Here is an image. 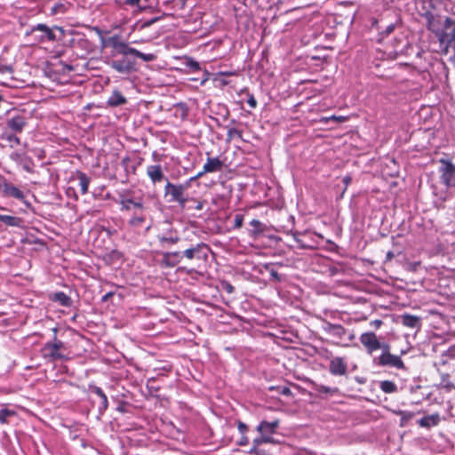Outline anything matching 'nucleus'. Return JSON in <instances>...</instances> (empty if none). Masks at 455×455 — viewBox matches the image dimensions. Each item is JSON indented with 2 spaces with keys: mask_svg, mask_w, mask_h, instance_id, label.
Instances as JSON below:
<instances>
[{
  "mask_svg": "<svg viewBox=\"0 0 455 455\" xmlns=\"http://www.w3.org/2000/svg\"><path fill=\"white\" fill-rule=\"evenodd\" d=\"M0 221L9 227H19L21 220L15 216L0 214Z\"/></svg>",
  "mask_w": 455,
  "mask_h": 455,
  "instance_id": "nucleus-26",
  "label": "nucleus"
},
{
  "mask_svg": "<svg viewBox=\"0 0 455 455\" xmlns=\"http://www.w3.org/2000/svg\"><path fill=\"white\" fill-rule=\"evenodd\" d=\"M147 174L154 184L167 180L163 172L162 166L159 164L148 165L147 167Z\"/></svg>",
  "mask_w": 455,
  "mask_h": 455,
  "instance_id": "nucleus-12",
  "label": "nucleus"
},
{
  "mask_svg": "<svg viewBox=\"0 0 455 455\" xmlns=\"http://www.w3.org/2000/svg\"><path fill=\"white\" fill-rule=\"evenodd\" d=\"M66 11H67V8H66L65 4H63L61 3H57L51 8V14L56 15V14H60V13H65Z\"/></svg>",
  "mask_w": 455,
  "mask_h": 455,
  "instance_id": "nucleus-33",
  "label": "nucleus"
},
{
  "mask_svg": "<svg viewBox=\"0 0 455 455\" xmlns=\"http://www.w3.org/2000/svg\"><path fill=\"white\" fill-rule=\"evenodd\" d=\"M122 210L123 211H132V210H143V204L139 201L135 202L132 199H124L121 201Z\"/></svg>",
  "mask_w": 455,
  "mask_h": 455,
  "instance_id": "nucleus-22",
  "label": "nucleus"
},
{
  "mask_svg": "<svg viewBox=\"0 0 455 455\" xmlns=\"http://www.w3.org/2000/svg\"><path fill=\"white\" fill-rule=\"evenodd\" d=\"M393 30H394V25H390V26H388V27L387 28L386 32H387V34H389V33H391Z\"/></svg>",
  "mask_w": 455,
  "mask_h": 455,
  "instance_id": "nucleus-50",
  "label": "nucleus"
},
{
  "mask_svg": "<svg viewBox=\"0 0 455 455\" xmlns=\"http://www.w3.org/2000/svg\"><path fill=\"white\" fill-rule=\"evenodd\" d=\"M349 180H350V179H349V178H345V180H344V181H345L346 183H347Z\"/></svg>",
  "mask_w": 455,
  "mask_h": 455,
  "instance_id": "nucleus-51",
  "label": "nucleus"
},
{
  "mask_svg": "<svg viewBox=\"0 0 455 455\" xmlns=\"http://www.w3.org/2000/svg\"><path fill=\"white\" fill-rule=\"evenodd\" d=\"M24 168H25L28 172H30V169L28 168V166H24Z\"/></svg>",
  "mask_w": 455,
  "mask_h": 455,
  "instance_id": "nucleus-52",
  "label": "nucleus"
},
{
  "mask_svg": "<svg viewBox=\"0 0 455 455\" xmlns=\"http://www.w3.org/2000/svg\"><path fill=\"white\" fill-rule=\"evenodd\" d=\"M189 187V182L186 184L175 185L167 180L164 187L165 196H170V202H176L181 208H184L187 203L185 192Z\"/></svg>",
  "mask_w": 455,
  "mask_h": 455,
  "instance_id": "nucleus-2",
  "label": "nucleus"
},
{
  "mask_svg": "<svg viewBox=\"0 0 455 455\" xmlns=\"http://www.w3.org/2000/svg\"><path fill=\"white\" fill-rule=\"evenodd\" d=\"M282 394L287 395L291 394V390L288 387H283L282 390Z\"/></svg>",
  "mask_w": 455,
  "mask_h": 455,
  "instance_id": "nucleus-48",
  "label": "nucleus"
},
{
  "mask_svg": "<svg viewBox=\"0 0 455 455\" xmlns=\"http://www.w3.org/2000/svg\"><path fill=\"white\" fill-rule=\"evenodd\" d=\"M179 255H180V252H178V251L166 252V253H164V260L167 261V265L174 267L175 265H177L179 263V260L177 259Z\"/></svg>",
  "mask_w": 455,
  "mask_h": 455,
  "instance_id": "nucleus-27",
  "label": "nucleus"
},
{
  "mask_svg": "<svg viewBox=\"0 0 455 455\" xmlns=\"http://www.w3.org/2000/svg\"><path fill=\"white\" fill-rule=\"evenodd\" d=\"M204 244H196L195 247L187 249L184 251L183 255L188 259H192L196 254L199 253Z\"/></svg>",
  "mask_w": 455,
  "mask_h": 455,
  "instance_id": "nucleus-28",
  "label": "nucleus"
},
{
  "mask_svg": "<svg viewBox=\"0 0 455 455\" xmlns=\"http://www.w3.org/2000/svg\"><path fill=\"white\" fill-rule=\"evenodd\" d=\"M112 45L116 52L122 55L121 59L113 60L109 66L116 72L123 75H130L136 70V61L131 56L138 57L146 62L153 61L156 59L155 53H144L135 48L130 47L128 44L113 40Z\"/></svg>",
  "mask_w": 455,
  "mask_h": 455,
  "instance_id": "nucleus-1",
  "label": "nucleus"
},
{
  "mask_svg": "<svg viewBox=\"0 0 455 455\" xmlns=\"http://www.w3.org/2000/svg\"><path fill=\"white\" fill-rule=\"evenodd\" d=\"M380 388L383 392L390 394L396 390V386L392 381L384 380L380 383Z\"/></svg>",
  "mask_w": 455,
  "mask_h": 455,
  "instance_id": "nucleus-31",
  "label": "nucleus"
},
{
  "mask_svg": "<svg viewBox=\"0 0 455 455\" xmlns=\"http://www.w3.org/2000/svg\"><path fill=\"white\" fill-rule=\"evenodd\" d=\"M235 136H237L238 138H242V132L235 128L228 129V133H227L228 140H231Z\"/></svg>",
  "mask_w": 455,
  "mask_h": 455,
  "instance_id": "nucleus-34",
  "label": "nucleus"
},
{
  "mask_svg": "<svg viewBox=\"0 0 455 455\" xmlns=\"http://www.w3.org/2000/svg\"><path fill=\"white\" fill-rule=\"evenodd\" d=\"M124 4L137 6L140 10H144L149 6V4H146V0H124Z\"/></svg>",
  "mask_w": 455,
  "mask_h": 455,
  "instance_id": "nucleus-30",
  "label": "nucleus"
},
{
  "mask_svg": "<svg viewBox=\"0 0 455 455\" xmlns=\"http://www.w3.org/2000/svg\"><path fill=\"white\" fill-rule=\"evenodd\" d=\"M440 422V415L438 413L431 414L421 418L419 425L422 427H431L437 426Z\"/></svg>",
  "mask_w": 455,
  "mask_h": 455,
  "instance_id": "nucleus-18",
  "label": "nucleus"
},
{
  "mask_svg": "<svg viewBox=\"0 0 455 455\" xmlns=\"http://www.w3.org/2000/svg\"><path fill=\"white\" fill-rule=\"evenodd\" d=\"M115 295V292L113 291H109L108 292L107 294H105L103 297H102V300L103 301H106L108 300L110 297H113Z\"/></svg>",
  "mask_w": 455,
  "mask_h": 455,
  "instance_id": "nucleus-46",
  "label": "nucleus"
},
{
  "mask_svg": "<svg viewBox=\"0 0 455 455\" xmlns=\"http://www.w3.org/2000/svg\"><path fill=\"white\" fill-rule=\"evenodd\" d=\"M330 372L335 376H343L347 373V365L342 357H334L330 362Z\"/></svg>",
  "mask_w": 455,
  "mask_h": 455,
  "instance_id": "nucleus-11",
  "label": "nucleus"
},
{
  "mask_svg": "<svg viewBox=\"0 0 455 455\" xmlns=\"http://www.w3.org/2000/svg\"><path fill=\"white\" fill-rule=\"evenodd\" d=\"M401 322L403 325L410 328H418L419 326L420 318L414 315H402Z\"/></svg>",
  "mask_w": 455,
  "mask_h": 455,
  "instance_id": "nucleus-21",
  "label": "nucleus"
},
{
  "mask_svg": "<svg viewBox=\"0 0 455 455\" xmlns=\"http://www.w3.org/2000/svg\"><path fill=\"white\" fill-rule=\"evenodd\" d=\"M76 175H77V178L79 180V187L81 189V193L83 195H85L88 192V187H89L91 180L85 173H84L82 172H78Z\"/></svg>",
  "mask_w": 455,
  "mask_h": 455,
  "instance_id": "nucleus-25",
  "label": "nucleus"
},
{
  "mask_svg": "<svg viewBox=\"0 0 455 455\" xmlns=\"http://www.w3.org/2000/svg\"><path fill=\"white\" fill-rule=\"evenodd\" d=\"M223 163L219 157H208L207 162L204 165V172H215L222 169Z\"/></svg>",
  "mask_w": 455,
  "mask_h": 455,
  "instance_id": "nucleus-15",
  "label": "nucleus"
},
{
  "mask_svg": "<svg viewBox=\"0 0 455 455\" xmlns=\"http://www.w3.org/2000/svg\"><path fill=\"white\" fill-rule=\"evenodd\" d=\"M49 298L52 301L60 304V306L69 307L71 306L72 300L70 297H68L66 293L62 291H58L54 293H51Z\"/></svg>",
  "mask_w": 455,
  "mask_h": 455,
  "instance_id": "nucleus-16",
  "label": "nucleus"
},
{
  "mask_svg": "<svg viewBox=\"0 0 455 455\" xmlns=\"http://www.w3.org/2000/svg\"><path fill=\"white\" fill-rule=\"evenodd\" d=\"M15 411L8 409L0 410V423L6 424L8 423V418L14 416Z\"/></svg>",
  "mask_w": 455,
  "mask_h": 455,
  "instance_id": "nucleus-32",
  "label": "nucleus"
},
{
  "mask_svg": "<svg viewBox=\"0 0 455 455\" xmlns=\"http://www.w3.org/2000/svg\"><path fill=\"white\" fill-rule=\"evenodd\" d=\"M441 166L439 168L440 179L442 183L447 187L455 186V165L446 159L440 160Z\"/></svg>",
  "mask_w": 455,
  "mask_h": 455,
  "instance_id": "nucleus-3",
  "label": "nucleus"
},
{
  "mask_svg": "<svg viewBox=\"0 0 455 455\" xmlns=\"http://www.w3.org/2000/svg\"><path fill=\"white\" fill-rule=\"evenodd\" d=\"M371 324L375 327V328H379L381 324V321L380 320H375L371 323Z\"/></svg>",
  "mask_w": 455,
  "mask_h": 455,
  "instance_id": "nucleus-47",
  "label": "nucleus"
},
{
  "mask_svg": "<svg viewBox=\"0 0 455 455\" xmlns=\"http://www.w3.org/2000/svg\"><path fill=\"white\" fill-rule=\"evenodd\" d=\"M278 420H274L272 422L268 421H262L258 426V431L260 432L261 436L259 438H256L253 443L255 445H260L263 443H267L270 441V438L267 435L273 434L277 426H278Z\"/></svg>",
  "mask_w": 455,
  "mask_h": 455,
  "instance_id": "nucleus-6",
  "label": "nucleus"
},
{
  "mask_svg": "<svg viewBox=\"0 0 455 455\" xmlns=\"http://www.w3.org/2000/svg\"><path fill=\"white\" fill-rule=\"evenodd\" d=\"M157 238L161 243H177L180 241V236L176 231L169 230L162 235H158Z\"/></svg>",
  "mask_w": 455,
  "mask_h": 455,
  "instance_id": "nucleus-19",
  "label": "nucleus"
},
{
  "mask_svg": "<svg viewBox=\"0 0 455 455\" xmlns=\"http://www.w3.org/2000/svg\"><path fill=\"white\" fill-rule=\"evenodd\" d=\"M439 41L455 49V20L445 17Z\"/></svg>",
  "mask_w": 455,
  "mask_h": 455,
  "instance_id": "nucleus-4",
  "label": "nucleus"
},
{
  "mask_svg": "<svg viewBox=\"0 0 455 455\" xmlns=\"http://www.w3.org/2000/svg\"><path fill=\"white\" fill-rule=\"evenodd\" d=\"M0 188L7 196H12L16 199H22L24 197L23 192L11 183L5 181L3 184L0 183Z\"/></svg>",
  "mask_w": 455,
  "mask_h": 455,
  "instance_id": "nucleus-14",
  "label": "nucleus"
},
{
  "mask_svg": "<svg viewBox=\"0 0 455 455\" xmlns=\"http://www.w3.org/2000/svg\"><path fill=\"white\" fill-rule=\"evenodd\" d=\"M221 287L224 291H226L229 294L234 291V287L228 282L221 283Z\"/></svg>",
  "mask_w": 455,
  "mask_h": 455,
  "instance_id": "nucleus-40",
  "label": "nucleus"
},
{
  "mask_svg": "<svg viewBox=\"0 0 455 455\" xmlns=\"http://www.w3.org/2000/svg\"><path fill=\"white\" fill-rule=\"evenodd\" d=\"M57 29H59L60 32H62V29L61 28H59V27H55Z\"/></svg>",
  "mask_w": 455,
  "mask_h": 455,
  "instance_id": "nucleus-55",
  "label": "nucleus"
},
{
  "mask_svg": "<svg viewBox=\"0 0 455 455\" xmlns=\"http://www.w3.org/2000/svg\"><path fill=\"white\" fill-rule=\"evenodd\" d=\"M266 268L269 270L270 276L273 280L276 282H281L282 278L275 269L270 268L268 266H266Z\"/></svg>",
  "mask_w": 455,
  "mask_h": 455,
  "instance_id": "nucleus-37",
  "label": "nucleus"
},
{
  "mask_svg": "<svg viewBox=\"0 0 455 455\" xmlns=\"http://www.w3.org/2000/svg\"><path fill=\"white\" fill-rule=\"evenodd\" d=\"M315 390L318 393H322V394H328V395H334L338 392V388L336 387H326L324 385H315Z\"/></svg>",
  "mask_w": 455,
  "mask_h": 455,
  "instance_id": "nucleus-29",
  "label": "nucleus"
},
{
  "mask_svg": "<svg viewBox=\"0 0 455 455\" xmlns=\"http://www.w3.org/2000/svg\"><path fill=\"white\" fill-rule=\"evenodd\" d=\"M126 102V98L118 90L113 91L107 101L108 105L110 107H119Z\"/></svg>",
  "mask_w": 455,
  "mask_h": 455,
  "instance_id": "nucleus-17",
  "label": "nucleus"
},
{
  "mask_svg": "<svg viewBox=\"0 0 455 455\" xmlns=\"http://www.w3.org/2000/svg\"><path fill=\"white\" fill-rule=\"evenodd\" d=\"M324 329L331 334L338 337L342 338L345 334V329L339 325V324H333L331 323H326Z\"/></svg>",
  "mask_w": 455,
  "mask_h": 455,
  "instance_id": "nucleus-23",
  "label": "nucleus"
},
{
  "mask_svg": "<svg viewBox=\"0 0 455 455\" xmlns=\"http://www.w3.org/2000/svg\"><path fill=\"white\" fill-rule=\"evenodd\" d=\"M329 120H335L339 123H342V122H345L347 120V117L346 116H331L330 117H324L322 119V121L323 122H328Z\"/></svg>",
  "mask_w": 455,
  "mask_h": 455,
  "instance_id": "nucleus-38",
  "label": "nucleus"
},
{
  "mask_svg": "<svg viewBox=\"0 0 455 455\" xmlns=\"http://www.w3.org/2000/svg\"><path fill=\"white\" fill-rule=\"evenodd\" d=\"M78 315H74L73 316V320H76V318L77 317Z\"/></svg>",
  "mask_w": 455,
  "mask_h": 455,
  "instance_id": "nucleus-56",
  "label": "nucleus"
},
{
  "mask_svg": "<svg viewBox=\"0 0 455 455\" xmlns=\"http://www.w3.org/2000/svg\"><path fill=\"white\" fill-rule=\"evenodd\" d=\"M91 391L92 393L96 394L101 400L100 405V410H101V411L107 410V408L108 406V397L105 395V393L103 392V390L100 387L94 386V387H91Z\"/></svg>",
  "mask_w": 455,
  "mask_h": 455,
  "instance_id": "nucleus-24",
  "label": "nucleus"
},
{
  "mask_svg": "<svg viewBox=\"0 0 455 455\" xmlns=\"http://www.w3.org/2000/svg\"><path fill=\"white\" fill-rule=\"evenodd\" d=\"M159 20H160V18H159V17H155V18H153V19H151V20H148L145 21V22L143 23V26H142V27H143V28L150 27L151 25H153L154 23H156V21H158Z\"/></svg>",
  "mask_w": 455,
  "mask_h": 455,
  "instance_id": "nucleus-42",
  "label": "nucleus"
},
{
  "mask_svg": "<svg viewBox=\"0 0 455 455\" xmlns=\"http://www.w3.org/2000/svg\"><path fill=\"white\" fill-rule=\"evenodd\" d=\"M5 139L10 142L12 148L18 146L20 143V139L14 134L6 135Z\"/></svg>",
  "mask_w": 455,
  "mask_h": 455,
  "instance_id": "nucleus-35",
  "label": "nucleus"
},
{
  "mask_svg": "<svg viewBox=\"0 0 455 455\" xmlns=\"http://www.w3.org/2000/svg\"><path fill=\"white\" fill-rule=\"evenodd\" d=\"M149 0H146V4H148Z\"/></svg>",
  "mask_w": 455,
  "mask_h": 455,
  "instance_id": "nucleus-57",
  "label": "nucleus"
},
{
  "mask_svg": "<svg viewBox=\"0 0 455 455\" xmlns=\"http://www.w3.org/2000/svg\"><path fill=\"white\" fill-rule=\"evenodd\" d=\"M196 208H197L198 210H200V209H202V205H201V204H199V205H197V207H196Z\"/></svg>",
  "mask_w": 455,
  "mask_h": 455,
  "instance_id": "nucleus-54",
  "label": "nucleus"
},
{
  "mask_svg": "<svg viewBox=\"0 0 455 455\" xmlns=\"http://www.w3.org/2000/svg\"><path fill=\"white\" fill-rule=\"evenodd\" d=\"M64 345L63 342L60 340H57L54 339V342L52 343H47L42 352L43 355L46 358L51 359H60L63 357V355L60 353V350L63 348Z\"/></svg>",
  "mask_w": 455,
  "mask_h": 455,
  "instance_id": "nucleus-7",
  "label": "nucleus"
},
{
  "mask_svg": "<svg viewBox=\"0 0 455 455\" xmlns=\"http://www.w3.org/2000/svg\"><path fill=\"white\" fill-rule=\"evenodd\" d=\"M382 349L383 352L378 358V363L379 365L391 366L397 369H403L404 367L403 361L398 355H395L389 353L387 345H384Z\"/></svg>",
  "mask_w": 455,
  "mask_h": 455,
  "instance_id": "nucleus-5",
  "label": "nucleus"
},
{
  "mask_svg": "<svg viewBox=\"0 0 455 455\" xmlns=\"http://www.w3.org/2000/svg\"><path fill=\"white\" fill-rule=\"evenodd\" d=\"M243 224V216L242 214H236L235 216V228H241Z\"/></svg>",
  "mask_w": 455,
  "mask_h": 455,
  "instance_id": "nucleus-39",
  "label": "nucleus"
},
{
  "mask_svg": "<svg viewBox=\"0 0 455 455\" xmlns=\"http://www.w3.org/2000/svg\"><path fill=\"white\" fill-rule=\"evenodd\" d=\"M188 66L193 68L194 70H199L200 69V65L197 61H195V60H190L189 63H188Z\"/></svg>",
  "mask_w": 455,
  "mask_h": 455,
  "instance_id": "nucleus-44",
  "label": "nucleus"
},
{
  "mask_svg": "<svg viewBox=\"0 0 455 455\" xmlns=\"http://www.w3.org/2000/svg\"><path fill=\"white\" fill-rule=\"evenodd\" d=\"M247 103L248 105L252 108H255L257 107V100L256 99L254 98L253 95H251L248 100H247Z\"/></svg>",
  "mask_w": 455,
  "mask_h": 455,
  "instance_id": "nucleus-43",
  "label": "nucleus"
},
{
  "mask_svg": "<svg viewBox=\"0 0 455 455\" xmlns=\"http://www.w3.org/2000/svg\"><path fill=\"white\" fill-rule=\"evenodd\" d=\"M36 31H39L42 33L39 37V42H44V41L53 42L57 39L53 30L44 24H37L36 26H35L31 28L30 32H27V35L34 34Z\"/></svg>",
  "mask_w": 455,
  "mask_h": 455,
  "instance_id": "nucleus-9",
  "label": "nucleus"
},
{
  "mask_svg": "<svg viewBox=\"0 0 455 455\" xmlns=\"http://www.w3.org/2000/svg\"><path fill=\"white\" fill-rule=\"evenodd\" d=\"M7 127L14 132H21L27 125L26 118L22 116H16L9 118L6 122Z\"/></svg>",
  "mask_w": 455,
  "mask_h": 455,
  "instance_id": "nucleus-13",
  "label": "nucleus"
},
{
  "mask_svg": "<svg viewBox=\"0 0 455 455\" xmlns=\"http://www.w3.org/2000/svg\"><path fill=\"white\" fill-rule=\"evenodd\" d=\"M423 17L426 19V25L428 30L435 33L438 39H440V34H442L440 18L434 15L430 12L424 13Z\"/></svg>",
  "mask_w": 455,
  "mask_h": 455,
  "instance_id": "nucleus-10",
  "label": "nucleus"
},
{
  "mask_svg": "<svg viewBox=\"0 0 455 455\" xmlns=\"http://www.w3.org/2000/svg\"><path fill=\"white\" fill-rule=\"evenodd\" d=\"M145 221V218L143 216H135L131 219L130 224L132 226L140 227Z\"/></svg>",
  "mask_w": 455,
  "mask_h": 455,
  "instance_id": "nucleus-36",
  "label": "nucleus"
},
{
  "mask_svg": "<svg viewBox=\"0 0 455 455\" xmlns=\"http://www.w3.org/2000/svg\"><path fill=\"white\" fill-rule=\"evenodd\" d=\"M0 73L2 74H12V66L8 65H0Z\"/></svg>",
  "mask_w": 455,
  "mask_h": 455,
  "instance_id": "nucleus-41",
  "label": "nucleus"
},
{
  "mask_svg": "<svg viewBox=\"0 0 455 455\" xmlns=\"http://www.w3.org/2000/svg\"><path fill=\"white\" fill-rule=\"evenodd\" d=\"M2 101V97L0 96V102Z\"/></svg>",
  "mask_w": 455,
  "mask_h": 455,
  "instance_id": "nucleus-58",
  "label": "nucleus"
},
{
  "mask_svg": "<svg viewBox=\"0 0 455 455\" xmlns=\"http://www.w3.org/2000/svg\"><path fill=\"white\" fill-rule=\"evenodd\" d=\"M251 227L252 228L250 230V234L253 238L259 237L261 234H263L267 230L266 224L260 222L258 220H252L250 222Z\"/></svg>",
  "mask_w": 455,
  "mask_h": 455,
  "instance_id": "nucleus-20",
  "label": "nucleus"
},
{
  "mask_svg": "<svg viewBox=\"0 0 455 455\" xmlns=\"http://www.w3.org/2000/svg\"><path fill=\"white\" fill-rule=\"evenodd\" d=\"M238 427L241 432H243L244 430H246V426L243 423H239Z\"/></svg>",
  "mask_w": 455,
  "mask_h": 455,
  "instance_id": "nucleus-49",
  "label": "nucleus"
},
{
  "mask_svg": "<svg viewBox=\"0 0 455 455\" xmlns=\"http://www.w3.org/2000/svg\"><path fill=\"white\" fill-rule=\"evenodd\" d=\"M361 343L365 347L368 353L371 354L373 351L384 347L378 339L373 332H364L360 336Z\"/></svg>",
  "mask_w": 455,
  "mask_h": 455,
  "instance_id": "nucleus-8",
  "label": "nucleus"
},
{
  "mask_svg": "<svg viewBox=\"0 0 455 455\" xmlns=\"http://www.w3.org/2000/svg\"><path fill=\"white\" fill-rule=\"evenodd\" d=\"M52 331H53L54 334L56 335L57 328H53Z\"/></svg>",
  "mask_w": 455,
  "mask_h": 455,
  "instance_id": "nucleus-53",
  "label": "nucleus"
},
{
  "mask_svg": "<svg viewBox=\"0 0 455 455\" xmlns=\"http://www.w3.org/2000/svg\"><path fill=\"white\" fill-rule=\"evenodd\" d=\"M206 172H204V170L202 172H197V174L192 178H190V181H193V180H196L199 178H201L202 176H204Z\"/></svg>",
  "mask_w": 455,
  "mask_h": 455,
  "instance_id": "nucleus-45",
  "label": "nucleus"
}]
</instances>
